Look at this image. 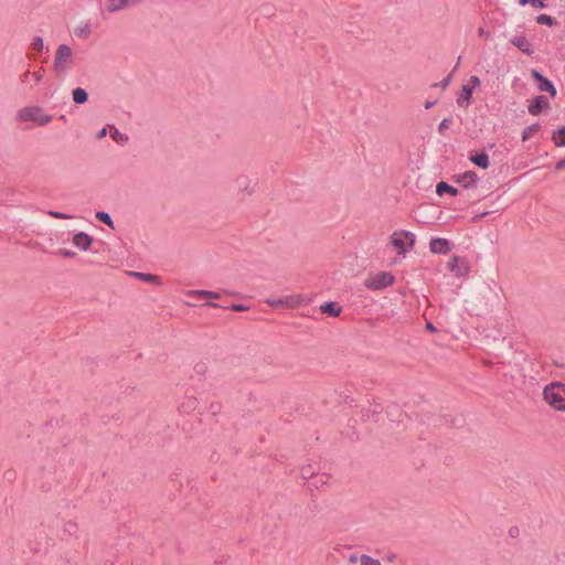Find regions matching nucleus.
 Wrapping results in <instances>:
<instances>
[{
  "mask_svg": "<svg viewBox=\"0 0 565 565\" xmlns=\"http://www.w3.org/2000/svg\"><path fill=\"white\" fill-rule=\"evenodd\" d=\"M435 105H436V100H431V102H430V100H428V102H426V104H425V108H426V109H429V108H431V107H433V106H435Z\"/></svg>",
  "mask_w": 565,
  "mask_h": 565,
  "instance_id": "obj_46",
  "label": "nucleus"
},
{
  "mask_svg": "<svg viewBox=\"0 0 565 565\" xmlns=\"http://www.w3.org/2000/svg\"><path fill=\"white\" fill-rule=\"evenodd\" d=\"M77 530H78L77 523H75L73 521H67L64 524V532L67 533L68 535L76 534Z\"/></svg>",
  "mask_w": 565,
  "mask_h": 565,
  "instance_id": "obj_32",
  "label": "nucleus"
},
{
  "mask_svg": "<svg viewBox=\"0 0 565 565\" xmlns=\"http://www.w3.org/2000/svg\"><path fill=\"white\" fill-rule=\"evenodd\" d=\"M207 306H211V307H214V308H221L220 305L214 303V302H209Z\"/></svg>",
  "mask_w": 565,
  "mask_h": 565,
  "instance_id": "obj_48",
  "label": "nucleus"
},
{
  "mask_svg": "<svg viewBox=\"0 0 565 565\" xmlns=\"http://www.w3.org/2000/svg\"><path fill=\"white\" fill-rule=\"evenodd\" d=\"M361 565H382L377 558H373L366 554H363L360 558Z\"/></svg>",
  "mask_w": 565,
  "mask_h": 565,
  "instance_id": "obj_33",
  "label": "nucleus"
},
{
  "mask_svg": "<svg viewBox=\"0 0 565 565\" xmlns=\"http://www.w3.org/2000/svg\"><path fill=\"white\" fill-rule=\"evenodd\" d=\"M429 249L433 254H447L450 252V242L441 237L433 238L429 242Z\"/></svg>",
  "mask_w": 565,
  "mask_h": 565,
  "instance_id": "obj_11",
  "label": "nucleus"
},
{
  "mask_svg": "<svg viewBox=\"0 0 565 565\" xmlns=\"http://www.w3.org/2000/svg\"><path fill=\"white\" fill-rule=\"evenodd\" d=\"M58 254L65 258H74L76 256V253L71 250V249H67V248H62L58 250Z\"/></svg>",
  "mask_w": 565,
  "mask_h": 565,
  "instance_id": "obj_36",
  "label": "nucleus"
},
{
  "mask_svg": "<svg viewBox=\"0 0 565 565\" xmlns=\"http://www.w3.org/2000/svg\"><path fill=\"white\" fill-rule=\"evenodd\" d=\"M301 477L308 480V490L319 489L320 483H324L327 477L315 472L311 463L305 465L300 469Z\"/></svg>",
  "mask_w": 565,
  "mask_h": 565,
  "instance_id": "obj_6",
  "label": "nucleus"
},
{
  "mask_svg": "<svg viewBox=\"0 0 565 565\" xmlns=\"http://www.w3.org/2000/svg\"><path fill=\"white\" fill-rule=\"evenodd\" d=\"M477 180H478V177H477L476 172L468 171L459 177L458 182L463 183V185L466 188H468V186L475 185Z\"/></svg>",
  "mask_w": 565,
  "mask_h": 565,
  "instance_id": "obj_22",
  "label": "nucleus"
},
{
  "mask_svg": "<svg viewBox=\"0 0 565 565\" xmlns=\"http://www.w3.org/2000/svg\"><path fill=\"white\" fill-rule=\"evenodd\" d=\"M96 218L98 221L105 223L110 228H113V230L115 228L114 221L109 213L104 212V211H98V212H96Z\"/></svg>",
  "mask_w": 565,
  "mask_h": 565,
  "instance_id": "obj_27",
  "label": "nucleus"
},
{
  "mask_svg": "<svg viewBox=\"0 0 565 565\" xmlns=\"http://www.w3.org/2000/svg\"><path fill=\"white\" fill-rule=\"evenodd\" d=\"M47 214L50 216H52V217L61 218V220L73 218V215H70V214H66V213H63V212H57V211H49Z\"/></svg>",
  "mask_w": 565,
  "mask_h": 565,
  "instance_id": "obj_34",
  "label": "nucleus"
},
{
  "mask_svg": "<svg viewBox=\"0 0 565 565\" xmlns=\"http://www.w3.org/2000/svg\"><path fill=\"white\" fill-rule=\"evenodd\" d=\"M530 3L533 7H536V8H544L545 7V0H530Z\"/></svg>",
  "mask_w": 565,
  "mask_h": 565,
  "instance_id": "obj_40",
  "label": "nucleus"
},
{
  "mask_svg": "<svg viewBox=\"0 0 565 565\" xmlns=\"http://www.w3.org/2000/svg\"><path fill=\"white\" fill-rule=\"evenodd\" d=\"M426 329L430 332H435L436 331V328L435 326L431 323V322H427L426 323Z\"/></svg>",
  "mask_w": 565,
  "mask_h": 565,
  "instance_id": "obj_45",
  "label": "nucleus"
},
{
  "mask_svg": "<svg viewBox=\"0 0 565 565\" xmlns=\"http://www.w3.org/2000/svg\"><path fill=\"white\" fill-rule=\"evenodd\" d=\"M31 47L38 52H42L45 47L42 36H35L31 43Z\"/></svg>",
  "mask_w": 565,
  "mask_h": 565,
  "instance_id": "obj_31",
  "label": "nucleus"
},
{
  "mask_svg": "<svg viewBox=\"0 0 565 565\" xmlns=\"http://www.w3.org/2000/svg\"><path fill=\"white\" fill-rule=\"evenodd\" d=\"M18 119L20 121H33L39 126H46L52 121V116L40 106H26L18 111Z\"/></svg>",
  "mask_w": 565,
  "mask_h": 565,
  "instance_id": "obj_3",
  "label": "nucleus"
},
{
  "mask_svg": "<svg viewBox=\"0 0 565 565\" xmlns=\"http://www.w3.org/2000/svg\"><path fill=\"white\" fill-rule=\"evenodd\" d=\"M544 399L556 411L565 412V384L553 382L544 388Z\"/></svg>",
  "mask_w": 565,
  "mask_h": 565,
  "instance_id": "obj_2",
  "label": "nucleus"
},
{
  "mask_svg": "<svg viewBox=\"0 0 565 565\" xmlns=\"http://www.w3.org/2000/svg\"><path fill=\"white\" fill-rule=\"evenodd\" d=\"M552 139L557 147H565V127L554 132Z\"/></svg>",
  "mask_w": 565,
  "mask_h": 565,
  "instance_id": "obj_29",
  "label": "nucleus"
},
{
  "mask_svg": "<svg viewBox=\"0 0 565 565\" xmlns=\"http://www.w3.org/2000/svg\"><path fill=\"white\" fill-rule=\"evenodd\" d=\"M471 161L482 169H487L490 164L489 157L486 152H481L471 157Z\"/></svg>",
  "mask_w": 565,
  "mask_h": 565,
  "instance_id": "obj_23",
  "label": "nucleus"
},
{
  "mask_svg": "<svg viewBox=\"0 0 565 565\" xmlns=\"http://www.w3.org/2000/svg\"><path fill=\"white\" fill-rule=\"evenodd\" d=\"M356 557L355 556H351L350 561L351 562H355Z\"/></svg>",
  "mask_w": 565,
  "mask_h": 565,
  "instance_id": "obj_50",
  "label": "nucleus"
},
{
  "mask_svg": "<svg viewBox=\"0 0 565 565\" xmlns=\"http://www.w3.org/2000/svg\"><path fill=\"white\" fill-rule=\"evenodd\" d=\"M74 33L77 38L87 40L92 34V24L90 21L81 22L74 30Z\"/></svg>",
  "mask_w": 565,
  "mask_h": 565,
  "instance_id": "obj_15",
  "label": "nucleus"
},
{
  "mask_svg": "<svg viewBox=\"0 0 565 565\" xmlns=\"http://www.w3.org/2000/svg\"><path fill=\"white\" fill-rule=\"evenodd\" d=\"M266 302L273 308H279V307L292 308V307L300 305L301 299L299 296H297V297H286V298H278V299H268Z\"/></svg>",
  "mask_w": 565,
  "mask_h": 565,
  "instance_id": "obj_12",
  "label": "nucleus"
},
{
  "mask_svg": "<svg viewBox=\"0 0 565 565\" xmlns=\"http://www.w3.org/2000/svg\"><path fill=\"white\" fill-rule=\"evenodd\" d=\"M395 282V277L391 273H377L364 281V286L370 290H381Z\"/></svg>",
  "mask_w": 565,
  "mask_h": 565,
  "instance_id": "obj_5",
  "label": "nucleus"
},
{
  "mask_svg": "<svg viewBox=\"0 0 565 565\" xmlns=\"http://www.w3.org/2000/svg\"><path fill=\"white\" fill-rule=\"evenodd\" d=\"M231 310L233 311H245L248 309L247 306L245 305H242V303H233L228 307Z\"/></svg>",
  "mask_w": 565,
  "mask_h": 565,
  "instance_id": "obj_37",
  "label": "nucleus"
},
{
  "mask_svg": "<svg viewBox=\"0 0 565 565\" xmlns=\"http://www.w3.org/2000/svg\"><path fill=\"white\" fill-rule=\"evenodd\" d=\"M130 275L135 276L136 278L146 281L151 282L154 285H161L162 280L160 276L153 275V274H147V273H140V271H131Z\"/></svg>",
  "mask_w": 565,
  "mask_h": 565,
  "instance_id": "obj_18",
  "label": "nucleus"
},
{
  "mask_svg": "<svg viewBox=\"0 0 565 565\" xmlns=\"http://www.w3.org/2000/svg\"><path fill=\"white\" fill-rule=\"evenodd\" d=\"M460 61H461V56H459V57H458L457 65L455 66L454 72L457 70V67H458V65H459Z\"/></svg>",
  "mask_w": 565,
  "mask_h": 565,
  "instance_id": "obj_49",
  "label": "nucleus"
},
{
  "mask_svg": "<svg viewBox=\"0 0 565 565\" xmlns=\"http://www.w3.org/2000/svg\"><path fill=\"white\" fill-rule=\"evenodd\" d=\"M536 22L539 24L548 25V26H552L555 23L554 19L551 15H547V14H540L536 18Z\"/></svg>",
  "mask_w": 565,
  "mask_h": 565,
  "instance_id": "obj_30",
  "label": "nucleus"
},
{
  "mask_svg": "<svg viewBox=\"0 0 565 565\" xmlns=\"http://www.w3.org/2000/svg\"><path fill=\"white\" fill-rule=\"evenodd\" d=\"M555 168L556 170H562L563 168H565V158L558 161Z\"/></svg>",
  "mask_w": 565,
  "mask_h": 565,
  "instance_id": "obj_44",
  "label": "nucleus"
},
{
  "mask_svg": "<svg viewBox=\"0 0 565 565\" xmlns=\"http://www.w3.org/2000/svg\"><path fill=\"white\" fill-rule=\"evenodd\" d=\"M471 97H472V87H470L468 85H463L462 92L457 98L458 106L463 107V108L468 107L470 104Z\"/></svg>",
  "mask_w": 565,
  "mask_h": 565,
  "instance_id": "obj_16",
  "label": "nucleus"
},
{
  "mask_svg": "<svg viewBox=\"0 0 565 565\" xmlns=\"http://www.w3.org/2000/svg\"><path fill=\"white\" fill-rule=\"evenodd\" d=\"M74 64V52L68 44H60L56 47L52 71L56 78L64 79L70 74Z\"/></svg>",
  "mask_w": 565,
  "mask_h": 565,
  "instance_id": "obj_1",
  "label": "nucleus"
},
{
  "mask_svg": "<svg viewBox=\"0 0 565 565\" xmlns=\"http://www.w3.org/2000/svg\"><path fill=\"white\" fill-rule=\"evenodd\" d=\"M145 0H107L105 10L108 13H116L142 3Z\"/></svg>",
  "mask_w": 565,
  "mask_h": 565,
  "instance_id": "obj_8",
  "label": "nucleus"
},
{
  "mask_svg": "<svg viewBox=\"0 0 565 565\" xmlns=\"http://www.w3.org/2000/svg\"><path fill=\"white\" fill-rule=\"evenodd\" d=\"M393 246L399 254H405L415 244V234L408 231L394 232L391 236Z\"/></svg>",
  "mask_w": 565,
  "mask_h": 565,
  "instance_id": "obj_4",
  "label": "nucleus"
},
{
  "mask_svg": "<svg viewBox=\"0 0 565 565\" xmlns=\"http://www.w3.org/2000/svg\"><path fill=\"white\" fill-rule=\"evenodd\" d=\"M532 77L537 81V88L541 92H547L553 97L556 95V88L554 87V84L548 78L544 77L539 71L533 70Z\"/></svg>",
  "mask_w": 565,
  "mask_h": 565,
  "instance_id": "obj_9",
  "label": "nucleus"
},
{
  "mask_svg": "<svg viewBox=\"0 0 565 565\" xmlns=\"http://www.w3.org/2000/svg\"><path fill=\"white\" fill-rule=\"evenodd\" d=\"M451 120L449 118H444L438 126V132L440 135H445V131L449 128Z\"/></svg>",
  "mask_w": 565,
  "mask_h": 565,
  "instance_id": "obj_35",
  "label": "nucleus"
},
{
  "mask_svg": "<svg viewBox=\"0 0 565 565\" xmlns=\"http://www.w3.org/2000/svg\"><path fill=\"white\" fill-rule=\"evenodd\" d=\"M237 184L242 192H246L245 195H250L253 193V189L250 188V180L247 177H239L237 179Z\"/></svg>",
  "mask_w": 565,
  "mask_h": 565,
  "instance_id": "obj_25",
  "label": "nucleus"
},
{
  "mask_svg": "<svg viewBox=\"0 0 565 565\" xmlns=\"http://www.w3.org/2000/svg\"><path fill=\"white\" fill-rule=\"evenodd\" d=\"M450 82H451V74H450V75H448L447 77H445V78L440 82V84H434V86H435V87H436V86H440L441 88H444V89H445L446 87H448V85L450 84Z\"/></svg>",
  "mask_w": 565,
  "mask_h": 565,
  "instance_id": "obj_38",
  "label": "nucleus"
},
{
  "mask_svg": "<svg viewBox=\"0 0 565 565\" xmlns=\"http://www.w3.org/2000/svg\"><path fill=\"white\" fill-rule=\"evenodd\" d=\"M190 296L200 299H218L221 295L216 291L199 289L190 291Z\"/></svg>",
  "mask_w": 565,
  "mask_h": 565,
  "instance_id": "obj_20",
  "label": "nucleus"
},
{
  "mask_svg": "<svg viewBox=\"0 0 565 565\" xmlns=\"http://www.w3.org/2000/svg\"><path fill=\"white\" fill-rule=\"evenodd\" d=\"M320 310L323 313H328L331 317H339L342 312V307L338 305V302L330 301L322 303L320 306Z\"/></svg>",
  "mask_w": 565,
  "mask_h": 565,
  "instance_id": "obj_17",
  "label": "nucleus"
},
{
  "mask_svg": "<svg viewBox=\"0 0 565 565\" xmlns=\"http://www.w3.org/2000/svg\"><path fill=\"white\" fill-rule=\"evenodd\" d=\"M106 135H107V128H106V127H104V128H102V129L98 131V134H97V138L102 139V138L106 137Z\"/></svg>",
  "mask_w": 565,
  "mask_h": 565,
  "instance_id": "obj_43",
  "label": "nucleus"
},
{
  "mask_svg": "<svg viewBox=\"0 0 565 565\" xmlns=\"http://www.w3.org/2000/svg\"><path fill=\"white\" fill-rule=\"evenodd\" d=\"M540 129L539 124H533L527 127H525L522 131V141H526L530 139L535 132H537Z\"/></svg>",
  "mask_w": 565,
  "mask_h": 565,
  "instance_id": "obj_28",
  "label": "nucleus"
},
{
  "mask_svg": "<svg viewBox=\"0 0 565 565\" xmlns=\"http://www.w3.org/2000/svg\"><path fill=\"white\" fill-rule=\"evenodd\" d=\"M548 107V102L545 96H536L529 105L527 109L531 115H539L544 108Z\"/></svg>",
  "mask_w": 565,
  "mask_h": 565,
  "instance_id": "obj_14",
  "label": "nucleus"
},
{
  "mask_svg": "<svg viewBox=\"0 0 565 565\" xmlns=\"http://www.w3.org/2000/svg\"><path fill=\"white\" fill-rule=\"evenodd\" d=\"M72 97L75 104H85L88 100V93L84 88L77 87L73 89Z\"/></svg>",
  "mask_w": 565,
  "mask_h": 565,
  "instance_id": "obj_21",
  "label": "nucleus"
},
{
  "mask_svg": "<svg viewBox=\"0 0 565 565\" xmlns=\"http://www.w3.org/2000/svg\"><path fill=\"white\" fill-rule=\"evenodd\" d=\"M519 534H520V530H519L518 526H511L510 527V530H509L510 537L515 539V537L519 536Z\"/></svg>",
  "mask_w": 565,
  "mask_h": 565,
  "instance_id": "obj_39",
  "label": "nucleus"
},
{
  "mask_svg": "<svg viewBox=\"0 0 565 565\" xmlns=\"http://www.w3.org/2000/svg\"><path fill=\"white\" fill-rule=\"evenodd\" d=\"M110 137L114 141L125 145L128 141V136L119 131L116 127L111 128Z\"/></svg>",
  "mask_w": 565,
  "mask_h": 565,
  "instance_id": "obj_26",
  "label": "nucleus"
},
{
  "mask_svg": "<svg viewBox=\"0 0 565 565\" xmlns=\"http://www.w3.org/2000/svg\"><path fill=\"white\" fill-rule=\"evenodd\" d=\"M436 193H437L439 196H441V195H444V194H446V193H448V194H450V195L455 196V195H457V194H458V190H457L455 186H452V185L448 184L447 182H445V181H440V182H439V183H437V185H436Z\"/></svg>",
  "mask_w": 565,
  "mask_h": 565,
  "instance_id": "obj_19",
  "label": "nucleus"
},
{
  "mask_svg": "<svg viewBox=\"0 0 565 565\" xmlns=\"http://www.w3.org/2000/svg\"><path fill=\"white\" fill-rule=\"evenodd\" d=\"M510 42L516 46L521 52L532 55L534 53V50L532 47V44L529 42V40L524 35H518L511 38Z\"/></svg>",
  "mask_w": 565,
  "mask_h": 565,
  "instance_id": "obj_13",
  "label": "nucleus"
},
{
  "mask_svg": "<svg viewBox=\"0 0 565 565\" xmlns=\"http://www.w3.org/2000/svg\"><path fill=\"white\" fill-rule=\"evenodd\" d=\"M447 268L457 277H466L470 271L469 262L460 256L454 255L447 264Z\"/></svg>",
  "mask_w": 565,
  "mask_h": 565,
  "instance_id": "obj_7",
  "label": "nucleus"
},
{
  "mask_svg": "<svg viewBox=\"0 0 565 565\" xmlns=\"http://www.w3.org/2000/svg\"><path fill=\"white\" fill-rule=\"evenodd\" d=\"M72 243L75 247L81 250H88L93 243V237L85 232H78L74 234Z\"/></svg>",
  "mask_w": 565,
  "mask_h": 565,
  "instance_id": "obj_10",
  "label": "nucleus"
},
{
  "mask_svg": "<svg viewBox=\"0 0 565 565\" xmlns=\"http://www.w3.org/2000/svg\"><path fill=\"white\" fill-rule=\"evenodd\" d=\"M29 78H33L34 83L35 84H39L40 82H42L43 79V76H42V73H41V70L40 71H36V72H33L31 73L29 70L25 71L22 75H21V83H28Z\"/></svg>",
  "mask_w": 565,
  "mask_h": 565,
  "instance_id": "obj_24",
  "label": "nucleus"
},
{
  "mask_svg": "<svg viewBox=\"0 0 565 565\" xmlns=\"http://www.w3.org/2000/svg\"><path fill=\"white\" fill-rule=\"evenodd\" d=\"M527 3H530V0H519L520 6H526Z\"/></svg>",
  "mask_w": 565,
  "mask_h": 565,
  "instance_id": "obj_47",
  "label": "nucleus"
},
{
  "mask_svg": "<svg viewBox=\"0 0 565 565\" xmlns=\"http://www.w3.org/2000/svg\"><path fill=\"white\" fill-rule=\"evenodd\" d=\"M478 33L479 35L484 36L486 39L490 38V32L486 31L483 28H479Z\"/></svg>",
  "mask_w": 565,
  "mask_h": 565,
  "instance_id": "obj_42",
  "label": "nucleus"
},
{
  "mask_svg": "<svg viewBox=\"0 0 565 565\" xmlns=\"http://www.w3.org/2000/svg\"><path fill=\"white\" fill-rule=\"evenodd\" d=\"M470 82L472 84V89L475 87H478L480 85V83H481L480 78L478 76H471Z\"/></svg>",
  "mask_w": 565,
  "mask_h": 565,
  "instance_id": "obj_41",
  "label": "nucleus"
}]
</instances>
